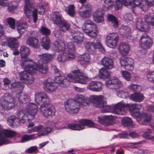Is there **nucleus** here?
<instances>
[{"instance_id": "obj_49", "label": "nucleus", "mask_w": 154, "mask_h": 154, "mask_svg": "<svg viewBox=\"0 0 154 154\" xmlns=\"http://www.w3.org/2000/svg\"><path fill=\"white\" fill-rule=\"evenodd\" d=\"M12 88H14L18 89V90L21 91L23 88V86L22 83L18 82H16L12 83L11 84Z\"/></svg>"}, {"instance_id": "obj_57", "label": "nucleus", "mask_w": 154, "mask_h": 154, "mask_svg": "<svg viewBox=\"0 0 154 154\" xmlns=\"http://www.w3.org/2000/svg\"><path fill=\"white\" fill-rule=\"evenodd\" d=\"M115 9L116 10L120 9L122 5H124L123 0H117L116 2Z\"/></svg>"}, {"instance_id": "obj_61", "label": "nucleus", "mask_w": 154, "mask_h": 154, "mask_svg": "<svg viewBox=\"0 0 154 154\" xmlns=\"http://www.w3.org/2000/svg\"><path fill=\"white\" fill-rule=\"evenodd\" d=\"M134 0H123L124 5L125 6L131 5L132 7Z\"/></svg>"}, {"instance_id": "obj_26", "label": "nucleus", "mask_w": 154, "mask_h": 154, "mask_svg": "<svg viewBox=\"0 0 154 154\" xmlns=\"http://www.w3.org/2000/svg\"><path fill=\"white\" fill-rule=\"evenodd\" d=\"M101 64L107 69H111L114 67L113 61L112 59L108 57H104L101 60Z\"/></svg>"}, {"instance_id": "obj_45", "label": "nucleus", "mask_w": 154, "mask_h": 154, "mask_svg": "<svg viewBox=\"0 0 154 154\" xmlns=\"http://www.w3.org/2000/svg\"><path fill=\"white\" fill-rule=\"evenodd\" d=\"M113 5V2L111 0H105L103 5L104 10H106L111 9Z\"/></svg>"}, {"instance_id": "obj_36", "label": "nucleus", "mask_w": 154, "mask_h": 154, "mask_svg": "<svg viewBox=\"0 0 154 154\" xmlns=\"http://www.w3.org/2000/svg\"><path fill=\"white\" fill-rule=\"evenodd\" d=\"M41 126V129L38 131L37 134L38 136H43L50 133L51 131V129L49 127L44 128L41 125H39Z\"/></svg>"}, {"instance_id": "obj_12", "label": "nucleus", "mask_w": 154, "mask_h": 154, "mask_svg": "<svg viewBox=\"0 0 154 154\" xmlns=\"http://www.w3.org/2000/svg\"><path fill=\"white\" fill-rule=\"evenodd\" d=\"M64 104L65 109L70 113H77L80 109V104L77 101L76 98L75 100H67Z\"/></svg>"}, {"instance_id": "obj_33", "label": "nucleus", "mask_w": 154, "mask_h": 154, "mask_svg": "<svg viewBox=\"0 0 154 154\" xmlns=\"http://www.w3.org/2000/svg\"><path fill=\"white\" fill-rule=\"evenodd\" d=\"M90 57L88 54H84L79 55L78 57V60L82 64H87L89 61Z\"/></svg>"}, {"instance_id": "obj_62", "label": "nucleus", "mask_w": 154, "mask_h": 154, "mask_svg": "<svg viewBox=\"0 0 154 154\" xmlns=\"http://www.w3.org/2000/svg\"><path fill=\"white\" fill-rule=\"evenodd\" d=\"M138 88V85H137L131 84L128 86V88L133 91L136 90Z\"/></svg>"}, {"instance_id": "obj_4", "label": "nucleus", "mask_w": 154, "mask_h": 154, "mask_svg": "<svg viewBox=\"0 0 154 154\" xmlns=\"http://www.w3.org/2000/svg\"><path fill=\"white\" fill-rule=\"evenodd\" d=\"M125 106L122 111L125 112V109L127 107L129 108L131 111V114L132 116L136 117L138 122L142 124H144L145 122H148L151 118V116L150 115H146L145 113L140 114L139 110L141 107V105L137 104L131 105L124 104Z\"/></svg>"}, {"instance_id": "obj_16", "label": "nucleus", "mask_w": 154, "mask_h": 154, "mask_svg": "<svg viewBox=\"0 0 154 154\" xmlns=\"http://www.w3.org/2000/svg\"><path fill=\"white\" fill-rule=\"evenodd\" d=\"M140 46L144 51L143 54L146 53V50L149 48L152 45V41L146 34L145 33L142 35L140 40Z\"/></svg>"}, {"instance_id": "obj_46", "label": "nucleus", "mask_w": 154, "mask_h": 154, "mask_svg": "<svg viewBox=\"0 0 154 154\" xmlns=\"http://www.w3.org/2000/svg\"><path fill=\"white\" fill-rule=\"evenodd\" d=\"M143 1L142 0H134L133 2L132 7L139 6L140 8L143 11H144V6L143 4Z\"/></svg>"}, {"instance_id": "obj_40", "label": "nucleus", "mask_w": 154, "mask_h": 154, "mask_svg": "<svg viewBox=\"0 0 154 154\" xmlns=\"http://www.w3.org/2000/svg\"><path fill=\"white\" fill-rule=\"evenodd\" d=\"M122 121L123 125L125 126H132L134 125L132 119L128 117L123 118Z\"/></svg>"}, {"instance_id": "obj_47", "label": "nucleus", "mask_w": 154, "mask_h": 154, "mask_svg": "<svg viewBox=\"0 0 154 154\" xmlns=\"http://www.w3.org/2000/svg\"><path fill=\"white\" fill-rule=\"evenodd\" d=\"M93 42V46L94 48V52L96 49H99L102 52L105 51V49L99 42L97 41L96 42Z\"/></svg>"}, {"instance_id": "obj_64", "label": "nucleus", "mask_w": 154, "mask_h": 154, "mask_svg": "<svg viewBox=\"0 0 154 154\" xmlns=\"http://www.w3.org/2000/svg\"><path fill=\"white\" fill-rule=\"evenodd\" d=\"M8 3L7 2V0H0V5L6 7L8 6Z\"/></svg>"}, {"instance_id": "obj_24", "label": "nucleus", "mask_w": 154, "mask_h": 154, "mask_svg": "<svg viewBox=\"0 0 154 154\" xmlns=\"http://www.w3.org/2000/svg\"><path fill=\"white\" fill-rule=\"evenodd\" d=\"M24 11L25 14L28 17H29L32 15L34 22H36L37 12L36 9H34L31 6L30 4H29L28 6H26V5H25Z\"/></svg>"}, {"instance_id": "obj_55", "label": "nucleus", "mask_w": 154, "mask_h": 154, "mask_svg": "<svg viewBox=\"0 0 154 154\" xmlns=\"http://www.w3.org/2000/svg\"><path fill=\"white\" fill-rule=\"evenodd\" d=\"M122 77L126 80L129 81L131 80V75L130 73L126 71H122L121 72Z\"/></svg>"}, {"instance_id": "obj_50", "label": "nucleus", "mask_w": 154, "mask_h": 154, "mask_svg": "<svg viewBox=\"0 0 154 154\" xmlns=\"http://www.w3.org/2000/svg\"><path fill=\"white\" fill-rule=\"evenodd\" d=\"M41 126L39 125L34 127H28V132L30 133L35 131H38L39 130L41 129Z\"/></svg>"}, {"instance_id": "obj_31", "label": "nucleus", "mask_w": 154, "mask_h": 154, "mask_svg": "<svg viewBox=\"0 0 154 154\" xmlns=\"http://www.w3.org/2000/svg\"><path fill=\"white\" fill-rule=\"evenodd\" d=\"M118 50L122 55L125 56L128 53L129 50V45L125 43H121L120 44Z\"/></svg>"}, {"instance_id": "obj_59", "label": "nucleus", "mask_w": 154, "mask_h": 154, "mask_svg": "<svg viewBox=\"0 0 154 154\" xmlns=\"http://www.w3.org/2000/svg\"><path fill=\"white\" fill-rule=\"evenodd\" d=\"M96 15H95L94 17H93L94 20L96 22H97L98 23H100L102 22L103 20L104 19L103 18V15L99 17H96L95 16Z\"/></svg>"}, {"instance_id": "obj_19", "label": "nucleus", "mask_w": 154, "mask_h": 154, "mask_svg": "<svg viewBox=\"0 0 154 154\" xmlns=\"http://www.w3.org/2000/svg\"><path fill=\"white\" fill-rule=\"evenodd\" d=\"M120 62L121 67L123 68L130 71L133 69L134 61L132 58L123 56L120 60Z\"/></svg>"}, {"instance_id": "obj_63", "label": "nucleus", "mask_w": 154, "mask_h": 154, "mask_svg": "<svg viewBox=\"0 0 154 154\" xmlns=\"http://www.w3.org/2000/svg\"><path fill=\"white\" fill-rule=\"evenodd\" d=\"M95 85V82H92L89 84V85L87 86V88L88 89L94 91Z\"/></svg>"}, {"instance_id": "obj_11", "label": "nucleus", "mask_w": 154, "mask_h": 154, "mask_svg": "<svg viewBox=\"0 0 154 154\" xmlns=\"http://www.w3.org/2000/svg\"><path fill=\"white\" fill-rule=\"evenodd\" d=\"M15 103L14 98L8 93L5 94L1 99V106L5 110H9L13 109L15 106Z\"/></svg>"}, {"instance_id": "obj_38", "label": "nucleus", "mask_w": 154, "mask_h": 154, "mask_svg": "<svg viewBox=\"0 0 154 154\" xmlns=\"http://www.w3.org/2000/svg\"><path fill=\"white\" fill-rule=\"evenodd\" d=\"M17 98L19 101L21 103H27L30 101V98L29 96L23 93H21Z\"/></svg>"}, {"instance_id": "obj_8", "label": "nucleus", "mask_w": 154, "mask_h": 154, "mask_svg": "<svg viewBox=\"0 0 154 154\" xmlns=\"http://www.w3.org/2000/svg\"><path fill=\"white\" fill-rule=\"evenodd\" d=\"M52 18L53 22L58 26L60 31L65 32L70 29V26L69 23L63 19L62 15L58 12H54Z\"/></svg>"}, {"instance_id": "obj_27", "label": "nucleus", "mask_w": 154, "mask_h": 154, "mask_svg": "<svg viewBox=\"0 0 154 154\" xmlns=\"http://www.w3.org/2000/svg\"><path fill=\"white\" fill-rule=\"evenodd\" d=\"M114 119V117L111 115L98 117L99 122L105 125H111Z\"/></svg>"}, {"instance_id": "obj_22", "label": "nucleus", "mask_w": 154, "mask_h": 154, "mask_svg": "<svg viewBox=\"0 0 154 154\" xmlns=\"http://www.w3.org/2000/svg\"><path fill=\"white\" fill-rule=\"evenodd\" d=\"M43 87L45 91L48 93L55 91L57 87L56 84L50 79H48L44 82Z\"/></svg>"}, {"instance_id": "obj_53", "label": "nucleus", "mask_w": 154, "mask_h": 154, "mask_svg": "<svg viewBox=\"0 0 154 154\" xmlns=\"http://www.w3.org/2000/svg\"><path fill=\"white\" fill-rule=\"evenodd\" d=\"M117 94L119 97L124 98L127 97L128 95L127 92L122 90H119Z\"/></svg>"}, {"instance_id": "obj_14", "label": "nucleus", "mask_w": 154, "mask_h": 154, "mask_svg": "<svg viewBox=\"0 0 154 154\" xmlns=\"http://www.w3.org/2000/svg\"><path fill=\"white\" fill-rule=\"evenodd\" d=\"M16 134V132L12 131L3 130L2 127L0 125V146L5 144L9 143L10 142L7 138H12Z\"/></svg>"}, {"instance_id": "obj_30", "label": "nucleus", "mask_w": 154, "mask_h": 154, "mask_svg": "<svg viewBox=\"0 0 154 154\" xmlns=\"http://www.w3.org/2000/svg\"><path fill=\"white\" fill-rule=\"evenodd\" d=\"M28 25L26 22L20 21L17 25V28L18 32L22 34L25 32L27 29Z\"/></svg>"}, {"instance_id": "obj_37", "label": "nucleus", "mask_w": 154, "mask_h": 154, "mask_svg": "<svg viewBox=\"0 0 154 154\" xmlns=\"http://www.w3.org/2000/svg\"><path fill=\"white\" fill-rule=\"evenodd\" d=\"M19 38L18 37L15 38H9L8 42L9 47L11 48H17L19 46L17 39Z\"/></svg>"}, {"instance_id": "obj_6", "label": "nucleus", "mask_w": 154, "mask_h": 154, "mask_svg": "<svg viewBox=\"0 0 154 154\" xmlns=\"http://www.w3.org/2000/svg\"><path fill=\"white\" fill-rule=\"evenodd\" d=\"M77 101L80 104V107L81 105L83 106H87L90 103H93L96 107H100L102 105L99 103L98 101L102 98V95H92L89 98L85 97L82 95H78L76 96Z\"/></svg>"}, {"instance_id": "obj_60", "label": "nucleus", "mask_w": 154, "mask_h": 154, "mask_svg": "<svg viewBox=\"0 0 154 154\" xmlns=\"http://www.w3.org/2000/svg\"><path fill=\"white\" fill-rule=\"evenodd\" d=\"M37 8L39 14L43 15L44 14L45 12V9L43 8L42 5L39 4Z\"/></svg>"}, {"instance_id": "obj_18", "label": "nucleus", "mask_w": 154, "mask_h": 154, "mask_svg": "<svg viewBox=\"0 0 154 154\" xmlns=\"http://www.w3.org/2000/svg\"><path fill=\"white\" fill-rule=\"evenodd\" d=\"M70 33L72 36L71 39L74 43L80 44L83 42L84 38L83 34L76 29H72L70 31Z\"/></svg>"}, {"instance_id": "obj_56", "label": "nucleus", "mask_w": 154, "mask_h": 154, "mask_svg": "<svg viewBox=\"0 0 154 154\" xmlns=\"http://www.w3.org/2000/svg\"><path fill=\"white\" fill-rule=\"evenodd\" d=\"M102 84L100 82H95L94 91H99L102 90Z\"/></svg>"}, {"instance_id": "obj_43", "label": "nucleus", "mask_w": 154, "mask_h": 154, "mask_svg": "<svg viewBox=\"0 0 154 154\" xmlns=\"http://www.w3.org/2000/svg\"><path fill=\"white\" fill-rule=\"evenodd\" d=\"M108 20L111 22L112 26L114 27H117L118 26V22L117 21L116 18L113 15L109 14L107 16Z\"/></svg>"}, {"instance_id": "obj_1", "label": "nucleus", "mask_w": 154, "mask_h": 154, "mask_svg": "<svg viewBox=\"0 0 154 154\" xmlns=\"http://www.w3.org/2000/svg\"><path fill=\"white\" fill-rule=\"evenodd\" d=\"M55 56L54 54L49 53H44L40 56V59L36 63L33 60V64H29L26 67L21 64L22 68L24 71L20 73V77L21 80L25 81V82L28 84L32 83L34 78L31 74H34L38 71L43 74L46 73L48 70L47 66L44 65L51 62Z\"/></svg>"}, {"instance_id": "obj_44", "label": "nucleus", "mask_w": 154, "mask_h": 154, "mask_svg": "<svg viewBox=\"0 0 154 154\" xmlns=\"http://www.w3.org/2000/svg\"><path fill=\"white\" fill-rule=\"evenodd\" d=\"M37 137L36 135L34 134L29 135H25L22 137L21 138V140L22 142H24L35 139Z\"/></svg>"}, {"instance_id": "obj_23", "label": "nucleus", "mask_w": 154, "mask_h": 154, "mask_svg": "<svg viewBox=\"0 0 154 154\" xmlns=\"http://www.w3.org/2000/svg\"><path fill=\"white\" fill-rule=\"evenodd\" d=\"M26 106V109L28 112V115L32 119H34V116L38 111L37 106L33 103H28Z\"/></svg>"}, {"instance_id": "obj_29", "label": "nucleus", "mask_w": 154, "mask_h": 154, "mask_svg": "<svg viewBox=\"0 0 154 154\" xmlns=\"http://www.w3.org/2000/svg\"><path fill=\"white\" fill-rule=\"evenodd\" d=\"M54 49L57 51H63L65 49V45L64 41L59 40L55 41L54 43Z\"/></svg>"}, {"instance_id": "obj_10", "label": "nucleus", "mask_w": 154, "mask_h": 154, "mask_svg": "<svg viewBox=\"0 0 154 154\" xmlns=\"http://www.w3.org/2000/svg\"><path fill=\"white\" fill-rule=\"evenodd\" d=\"M82 28L83 32L91 38L96 37L98 33L96 24L90 20L85 21Z\"/></svg>"}, {"instance_id": "obj_5", "label": "nucleus", "mask_w": 154, "mask_h": 154, "mask_svg": "<svg viewBox=\"0 0 154 154\" xmlns=\"http://www.w3.org/2000/svg\"><path fill=\"white\" fill-rule=\"evenodd\" d=\"M102 98L99 101V103L102 106L97 107L99 108H102V112H110L116 114L123 115L125 114L124 111H122L125 105L122 102L118 103L114 106H107L106 105V101L105 100V97L102 96Z\"/></svg>"}, {"instance_id": "obj_25", "label": "nucleus", "mask_w": 154, "mask_h": 154, "mask_svg": "<svg viewBox=\"0 0 154 154\" xmlns=\"http://www.w3.org/2000/svg\"><path fill=\"white\" fill-rule=\"evenodd\" d=\"M32 34L33 35L32 36L30 35L27 39L26 44L34 48H38L39 45L38 40L36 37L35 33L33 32Z\"/></svg>"}, {"instance_id": "obj_20", "label": "nucleus", "mask_w": 154, "mask_h": 154, "mask_svg": "<svg viewBox=\"0 0 154 154\" xmlns=\"http://www.w3.org/2000/svg\"><path fill=\"white\" fill-rule=\"evenodd\" d=\"M119 39L118 35L116 33H112L109 34L106 37V42L109 47L115 48Z\"/></svg>"}, {"instance_id": "obj_15", "label": "nucleus", "mask_w": 154, "mask_h": 154, "mask_svg": "<svg viewBox=\"0 0 154 154\" xmlns=\"http://www.w3.org/2000/svg\"><path fill=\"white\" fill-rule=\"evenodd\" d=\"M80 124H69L68 128L70 129L75 130H81L84 128L85 126L89 127H92L94 125V123L91 121L85 119H81L79 121Z\"/></svg>"}, {"instance_id": "obj_9", "label": "nucleus", "mask_w": 154, "mask_h": 154, "mask_svg": "<svg viewBox=\"0 0 154 154\" xmlns=\"http://www.w3.org/2000/svg\"><path fill=\"white\" fill-rule=\"evenodd\" d=\"M75 46L72 42L67 44V49L62 54L58 55L57 59L59 62H64L68 60H72L75 57Z\"/></svg>"}, {"instance_id": "obj_35", "label": "nucleus", "mask_w": 154, "mask_h": 154, "mask_svg": "<svg viewBox=\"0 0 154 154\" xmlns=\"http://www.w3.org/2000/svg\"><path fill=\"white\" fill-rule=\"evenodd\" d=\"M50 40L49 38L47 36L42 38L41 40V45L45 49H48L50 46Z\"/></svg>"}, {"instance_id": "obj_58", "label": "nucleus", "mask_w": 154, "mask_h": 154, "mask_svg": "<svg viewBox=\"0 0 154 154\" xmlns=\"http://www.w3.org/2000/svg\"><path fill=\"white\" fill-rule=\"evenodd\" d=\"M95 14L96 15L95 16L96 17H99L104 15L103 11L101 9L96 10L93 14V17H94V15Z\"/></svg>"}, {"instance_id": "obj_17", "label": "nucleus", "mask_w": 154, "mask_h": 154, "mask_svg": "<svg viewBox=\"0 0 154 154\" xmlns=\"http://www.w3.org/2000/svg\"><path fill=\"white\" fill-rule=\"evenodd\" d=\"M80 10L81 11H79L78 13L79 15L82 18L87 19L91 16L92 9V7L89 4L82 5L80 8Z\"/></svg>"}, {"instance_id": "obj_54", "label": "nucleus", "mask_w": 154, "mask_h": 154, "mask_svg": "<svg viewBox=\"0 0 154 154\" xmlns=\"http://www.w3.org/2000/svg\"><path fill=\"white\" fill-rule=\"evenodd\" d=\"M39 31L42 34L44 35H48L50 32L49 29L43 26L41 27Z\"/></svg>"}, {"instance_id": "obj_21", "label": "nucleus", "mask_w": 154, "mask_h": 154, "mask_svg": "<svg viewBox=\"0 0 154 154\" xmlns=\"http://www.w3.org/2000/svg\"><path fill=\"white\" fill-rule=\"evenodd\" d=\"M106 86L112 89H117L123 86L122 82L117 78H114L106 81Z\"/></svg>"}, {"instance_id": "obj_28", "label": "nucleus", "mask_w": 154, "mask_h": 154, "mask_svg": "<svg viewBox=\"0 0 154 154\" xmlns=\"http://www.w3.org/2000/svg\"><path fill=\"white\" fill-rule=\"evenodd\" d=\"M26 111L23 109L19 110L17 112V116L19 121H22L23 123L25 122L32 120L31 117L29 118L30 116L26 114Z\"/></svg>"}, {"instance_id": "obj_7", "label": "nucleus", "mask_w": 154, "mask_h": 154, "mask_svg": "<svg viewBox=\"0 0 154 154\" xmlns=\"http://www.w3.org/2000/svg\"><path fill=\"white\" fill-rule=\"evenodd\" d=\"M144 20L147 24H144L140 19L137 22L136 27L138 30L141 31L147 32L149 30L148 25H151L154 28V13L147 14L145 15Z\"/></svg>"}, {"instance_id": "obj_39", "label": "nucleus", "mask_w": 154, "mask_h": 154, "mask_svg": "<svg viewBox=\"0 0 154 154\" xmlns=\"http://www.w3.org/2000/svg\"><path fill=\"white\" fill-rule=\"evenodd\" d=\"M121 30L122 35L126 38H128L130 36L131 29L129 26H122Z\"/></svg>"}, {"instance_id": "obj_3", "label": "nucleus", "mask_w": 154, "mask_h": 154, "mask_svg": "<svg viewBox=\"0 0 154 154\" xmlns=\"http://www.w3.org/2000/svg\"><path fill=\"white\" fill-rule=\"evenodd\" d=\"M35 100L38 104H41L39 108L40 113L45 118L50 119L55 115L56 110L55 106L50 103V99L45 92H37L35 94Z\"/></svg>"}, {"instance_id": "obj_42", "label": "nucleus", "mask_w": 154, "mask_h": 154, "mask_svg": "<svg viewBox=\"0 0 154 154\" xmlns=\"http://www.w3.org/2000/svg\"><path fill=\"white\" fill-rule=\"evenodd\" d=\"M75 7L73 5H69L66 9V11L69 15L73 17L75 15Z\"/></svg>"}, {"instance_id": "obj_51", "label": "nucleus", "mask_w": 154, "mask_h": 154, "mask_svg": "<svg viewBox=\"0 0 154 154\" xmlns=\"http://www.w3.org/2000/svg\"><path fill=\"white\" fill-rule=\"evenodd\" d=\"M7 22L11 28L12 29L15 28V20L14 19L9 17L7 19Z\"/></svg>"}, {"instance_id": "obj_32", "label": "nucleus", "mask_w": 154, "mask_h": 154, "mask_svg": "<svg viewBox=\"0 0 154 154\" xmlns=\"http://www.w3.org/2000/svg\"><path fill=\"white\" fill-rule=\"evenodd\" d=\"M130 99L137 102H141L144 99L143 95L140 93H135L130 96Z\"/></svg>"}, {"instance_id": "obj_2", "label": "nucleus", "mask_w": 154, "mask_h": 154, "mask_svg": "<svg viewBox=\"0 0 154 154\" xmlns=\"http://www.w3.org/2000/svg\"><path fill=\"white\" fill-rule=\"evenodd\" d=\"M53 69L54 72L56 82L62 87H66L68 85L70 82L84 84L86 83V80L88 79L83 72L79 69L72 71V72L74 74V76L70 74L68 75L67 77H66L60 73L56 66H53Z\"/></svg>"}, {"instance_id": "obj_48", "label": "nucleus", "mask_w": 154, "mask_h": 154, "mask_svg": "<svg viewBox=\"0 0 154 154\" xmlns=\"http://www.w3.org/2000/svg\"><path fill=\"white\" fill-rule=\"evenodd\" d=\"M18 120L16 118L15 116H11L8 118L7 119V122L8 125L11 127H12L16 122Z\"/></svg>"}, {"instance_id": "obj_41", "label": "nucleus", "mask_w": 154, "mask_h": 154, "mask_svg": "<svg viewBox=\"0 0 154 154\" xmlns=\"http://www.w3.org/2000/svg\"><path fill=\"white\" fill-rule=\"evenodd\" d=\"M85 46L86 49L90 53H94V48L93 46V42H87L85 43Z\"/></svg>"}, {"instance_id": "obj_13", "label": "nucleus", "mask_w": 154, "mask_h": 154, "mask_svg": "<svg viewBox=\"0 0 154 154\" xmlns=\"http://www.w3.org/2000/svg\"><path fill=\"white\" fill-rule=\"evenodd\" d=\"M20 53L21 58V61L23 62L20 63L21 66L22 63L23 64L25 67L28 66L29 64H33V60L27 58V56L30 54V50L28 47L24 46H21L20 50Z\"/></svg>"}, {"instance_id": "obj_52", "label": "nucleus", "mask_w": 154, "mask_h": 154, "mask_svg": "<svg viewBox=\"0 0 154 154\" xmlns=\"http://www.w3.org/2000/svg\"><path fill=\"white\" fill-rule=\"evenodd\" d=\"M147 78L149 81L154 83V70L149 72L147 75Z\"/></svg>"}, {"instance_id": "obj_34", "label": "nucleus", "mask_w": 154, "mask_h": 154, "mask_svg": "<svg viewBox=\"0 0 154 154\" xmlns=\"http://www.w3.org/2000/svg\"><path fill=\"white\" fill-rule=\"evenodd\" d=\"M111 73L104 68H102L99 71V74L100 78L103 79L108 78L110 76Z\"/></svg>"}]
</instances>
